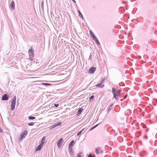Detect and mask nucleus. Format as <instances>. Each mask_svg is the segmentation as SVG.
Masks as SVG:
<instances>
[{"label": "nucleus", "instance_id": "nucleus-1", "mask_svg": "<svg viewBox=\"0 0 157 157\" xmlns=\"http://www.w3.org/2000/svg\"><path fill=\"white\" fill-rule=\"evenodd\" d=\"M28 53L29 59L31 60H32L34 57V51L32 47H31L29 49Z\"/></svg>", "mask_w": 157, "mask_h": 157}, {"label": "nucleus", "instance_id": "nucleus-2", "mask_svg": "<svg viewBox=\"0 0 157 157\" xmlns=\"http://www.w3.org/2000/svg\"><path fill=\"white\" fill-rule=\"evenodd\" d=\"M27 131L25 130L21 134L20 137L19 138L20 141H21L22 139L25 137L27 134Z\"/></svg>", "mask_w": 157, "mask_h": 157}, {"label": "nucleus", "instance_id": "nucleus-3", "mask_svg": "<svg viewBox=\"0 0 157 157\" xmlns=\"http://www.w3.org/2000/svg\"><path fill=\"white\" fill-rule=\"evenodd\" d=\"M16 98L15 96L12 99L11 104V109L13 110L14 109L15 105H16Z\"/></svg>", "mask_w": 157, "mask_h": 157}, {"label": "nucleus", "instance_id": "nucleus-4", "mask_svg": "<svg viewBox=\"0 0 157 157\" xmlns=\"http://www.w3.org/2000/svg\"><path fill=\"white\" fill-rule=\"evenodd\" d=\"M95 149V153L97 154H102L103 153L102 150H101V148L100 147H96Z\"/></svg>", "mask_w": 157, "mask_h": 157}, {"label": "nucleus", "instance_id": "nucleus-5", "mask_svg": "<svg viewBox=\"0 0 157 157\" xmlns=\"http://www.w3.org/2000/svg\"><path fill=\"white\" fill-rule=\"evenodd\" d=\"M112 92L113 95H118L120 93L119 91V90H116L114 88H113Z\"/></svg>", "mask_w": 157, "mask_h": 157}, {"label": "nucleus", "instance_id": "nucleus-6", "mask_svg": "<svg viewBox=\"0 0 157 157\" xmlns=\"http://www.w3.org/2000/svg\"><path fill=\"white\" fill-rule=\"evenodd\" d=\"M63 142V140L62 138H61L58 142L57 145L58 147L60 148Z\"/></svg>", "mask_w": 157, "mask_h": 157}, {"label": "nucleus", "instance_id": "nucleus-7", "mask_svg": "<svg viewBox=\"0 0 157 157\" xmlns=\"http://www.w3.org/2000/svg\"><path fill=\"white\" fill-rule=\"evenodd\" d=\"M9 99V97L7 94H4L2 97V100H7Z\"/></svg>", "mask_w": 157, "mask_h": 157}, {"label": "nucleus", "instance_id": "nucleus-8", "mask_svg": "<svg viewBox=\"0 0 157 157\" xmlns=\"http://www.w3.org/2000/svg\"><path fill=\"white\" fill-rule=\"evenodd\" d=\"M96 67H92L90 69L89 71V72L90 73H94L96 70Z\"/></svg>", "mask_w": 157, "mask_h": 157}, {"label": "nucleus", "instance_id": "nucleus-9", "mask_svg": "<svg viewBox=\"0 0 157 157\" xmlns=\"http://www.w3.org/2000/svg\"><path fill=\"white\" fill-rule=\"evenodd\" d=\"M96 86L97 87L102 88L104 87V84L101 83L100 84L97 85Z\"/></svg>", "mask_w": 157, "mask_h": 157}, {"label": "nucleus", "instance_id": "nucleus-10", "mask_svg": "<svg viewBox=\"0 0 157 157\" xmlns=\"http://www.w3.org/2000/svg\"><path fill=\"white\" fill-rule=\"evenodd\" d=\"M93 40H94L95 42L98 45H100V43L99 42L98 40L97 39V38L96 37H94V38H93Z\"/></svg>", "mask_w": 157, "mask_h": 157}, {"label": "nucleus", "instance_id": "nucleus-11", "mask_svg": "<svg viewBox=\"0 0 157 157\" xmlns=\"http://www.w3.org/2000/svg\"><path fill=\"white\" fill-rule=\"evenodd\" d=\"M10 6L11 8L12 9H14L15 7V3L13 1L11 2V4H10Z\"/></svg>", "mask_w": 157, "mask_h": 157}, {"label": "nucleus", "instance_id": "nucleus-12", "mask_svg": "<svg viewBox=\"0 0 157 157\" xmlns=\"http://www.w3.org/2000/svg\"><path fill=\"white\" fill-rule=\"evenodd\" d=\"M45 140V136H44L42 139L41 141L40 144L44 145V142Z\"/></svg>", "mask_w": 157, "mask_h": 157}, {"label": "nucleus", "instance_id": "nucleus-13", "mask_svg": "<svg viewBox=\"0 0 157 157\" xmlns=\"http://www.w3.org/2000/svg\"><path fill=\"white\" fill-rule=\"evenodd\" d=\"M43 145L41 144H40L39 146H38V147H37V149H36V150L37 151H38V150H41V148H42V147H43Z\"/></svg>", "mask_w": 157, "mask_h": 157}, {"label": "nucleus", "instance_id": "nucleus-14", "mask_svg": "<svg viewBox=\"0 0 157 157\" xmlns=\"http://www.w3.org/2000/svg\"><path fill=\"white\" fill-rule=\"evenodd\" d=\"M74 141L73 140L72 141L70 142V144H69V148H70L71 147H72L74 145Z\"/></svg>", "mask_w": 157, "mask_h": 157}, {"label": "nucleus", "instance_id": "nucleus-15", "mask_svg": "<svg viewBox=\"0 0 157 157\" xmlns=\"http://www.w3.org/2000/svg\"><path fill=\"white\" fill-rule=\"evenodd\" d=\"M89 33L90 35L93 37V38H94V37H95L91 31L90 30Z\"/></svg>", "mask_w": 157, "mask_h": 157}, {"label": "nucleus", "instance_id": "nucleus-16", "mask_svg": "<svg viewBox=\"0 0 157 157\" xmlns=\"http://www.w3.org/2000/svg\"><path fill=\"white\" fill-rule=\"evenodd\" d=\"M61 124V122H59L57 124H55L54 125H53V128H54L55 127H56L60 125V124Z\"/></svg>", "mask_w": 157, "mask_h": 157}, {"label": "nucleus", "instance_id": "nucleus-17", "mask_svg": "<svg viewBox=\"0 0 157 157\" xmlns=\"http://www.w3.org/2000/svg\"><path fill=\"white\" fill-rule=\"evenodd\" d=\"M78 12L79 13V17H80L82 18L83 17V16H82V14L81 13V12L79 10L78 11Z\"/></svg>", "mask_w": 157, "mask_h": 157}, {"label": "nucleus", "instance_id": "nucleus-18", "mask_svg": "<svg viewBox=\"0 0 157 157\" xmlns=\"http://www.w3.org/2000/svg\"><path fill=\"white\" fill-rule=\"evenodd\" d=\"M69 151L72 154H74L73 151L72 150V148L71 147L70 148H69Z\"/></svg>", "mask_w": 157, "mask_h": 157}, {"label": "nucleus", "instance_id": "nucleus-19", "mask_svg": "<svg viewBox=\"0 0 157 157\" xmlns=\"http://www.w3.org/2000/svg\"><path fill=\"white\" fill-rule=\"evenodd\" d=\"M84 129H82V130H81L80 131L78 132L77 134V136H79V135L81 134V133H82V131H83Z\"/></svg>", "mask_w": 157, "mask_h": 157}, {"label": "nucleus", "instance_id": "nucleus-20", "mask_svg": "<svg viewBox=\"0 0 157 157\" xmlns=\"http://www.w3.org/2000/svg\"><path fill=\"white\" fill-rule=\"evenodd\" d=\"M29 119L30 120H33L35 119V117H33L29 116Z\"/></svg>", "mask_w": 157, "mask_h": 157}, {"label": "nucleus", "instance_id": "nucleus-21", "mask_svg": "<svg viewBox=\"0 0 157 157\" xmlns=\"http://www.w3.org/2000/svg\"><path fill=\"white\" fill-rule=\"evenodd\" d=\"M42 85H45L46 86L51 85V84L50 83H42Z\"/></svg>", "mask_w": 157, "mask_h": 157}, {"label": "nucleus", "instance_id": "nucleus-22", "mask_svg": "<svg viewBox=\"0 0 157 157\" xmlns=\"http://www.w3.org/2000/svg\"><path fill=\"white\" fill-rule=\"evenodd\" d=\"M98 124H97L96 125L94 126L92 128H91L90 129V131L92 130H93V129H94V128H95L96 127H97V126H98Z\"/></svg>", "mask_w": 157, "mask_h": 157}, {"label": "nucleus", "instance_id": "nucleus-23", "mask_svg": "<svg viewBox=\"0 0 157 157\" xmlns=\"http://www.w3.org/2000/svg\"><path fill=\"white\" fill-rule=\"evenodd\" d=\"M105 79H106L105 77H104V78H103V79H102V81H101V83H102V84H103V83L104 82V81H105Z\"/></svg>", "mask_w": 157, "mask_h": 157}, {"label": "nucleus", "instance_id": "nucleus-24", "mask_svg": "<svg viewBox=\"0 0 157 157\" xmlns=\"http://www.w3.org/2000/svg\"><path fill=\"white\" fill-rule=\"evenodd\" d=\"M34 124V123L33 122H31L28 124V125L29 126H33Z\"/></svg>", "mask_w": 157, "mask_h": 157}, {"label": "nucleus", "instance_id": "nucleus-25", "mask_svg": "<svg viewBox=\"0 0 157 157\" xmlns=\"http://www.w3.org/2000/svg\"><path fill=\"white\" fill-rule=\"evenodd\" d=\"M81 153H78L77 155V157H81Z\"/></svg>", "mask_w": 157, "mask_h": 157}, {"label": "nucleus", "instance_id": "nucleus-26", "mask_svg": "<svg viewBox=\"0 0 157 157\" xmlns=\"http://www.w3.org/2000/svg\"><path fill=\"white\" fill-rule=\"evenodd\" d=\"M88 157H95L94 155H92L91 154L89 155Z\"/></svg>", "mask_w": 157, "mask_h": 157}, {"label": "nucleus", "instance_id": "nucleus-27", "mask_svg": "<svg viewBox=\"0 0 157 157\" xmlns=\"http://www.w3.org/2000/svg\"><path fill=\"white\" fill-rule=\"evenodd\" d=\"M94 96H91L90 98V100H92V99H94Z\"/></svg>", "mask_w": 157, "mask_h": 157}, {"label": "nucleus", "instance_id": "nucleus-28", "mask_svg": "<svg viewBox=\"0 0 157 157\" xmlns=\"http://www.w3.org/2000/svg\"><path fill=\"white\" fill-rule=\"evenodd\" d=\"M114 95V97L116 99H117L118 95H116V96H115V95Z\"/></svg>", "mask_w": 157, "mask_h": 157}, {"label": "nucleus", "instance_id": "nucleus-29", "mask_svg": "<svg viewBox=\"0 0 157 157\" xmlns=\"http://www.w3.org/2000/svg\"><path fill=\"white\" fill-rule=\"evenodd\" d=\"M59 104H55L54 105V106L56 107H58L59 106Z\"/></svg>", "mask_w": 157, "mask_h": 157}, {"label": "nucleus", "instance_id": "nucleus-30", "mask_svg": "<svg viewBox=\"0 0 157 157\" xmlns=\"http://www.w3.org/2000/svg\"><path fill=\"white\" fill-rule=\"evenodd\" d=\"M82 111V110L81 109H79L78 110V112L80 113H81V112Z\"/></svg>", "mask_w": 157, "mask_h": 157}, {"label": "nucleus", "instance_id": "nucleus-31", "mask_svg": "<svg viewBox=\"0 0 157 157\" xmlns=\"http://www.w3.org/2000/svg\"><path fill=\"white\" fill-rule=\"evenodd\" d=\"M3 131V130L2 129H0V132H2Z\"/></svg>", "mask_w": 157, "mask_h": 157}, {"label": "nucleus", "instance_id": "nucleus-32", "mask_svg": "<svg viewBox=\"0 0 157 157\" xmlns=\"http://www.w3.org/2000/svg\"><path fill=\"white\" fill-rule=\"evenodd\" d=\"M36 77H32L31 78H36Z\"/></svg>", "mask_w": 157, "mask_h": 157}, {"label": "nucleus", "instance_id": "nucleus-33", "mask_svg": "<svg viewBox=\"0 0 157 157\" xmlns=\"http://www.w3.org/2000/svg\"><path fill=\"white\" fill-rule=\"evenodd\" d=\"M72 0L73 1V0Z\"/></svg>", "mask_w": 157, "mask_h": 157}]
</instances>
